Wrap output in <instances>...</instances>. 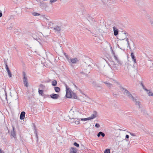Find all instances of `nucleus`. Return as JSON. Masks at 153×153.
Here are the masks:
<instances>
[{
    "label": "nucleus",
    "mask_w": 153,
    "mask_h": 153,
    "mask_svg": "<svg viewBox=\"0 0 153 153\" xmlns=\"http://www.w3.org/2000/svg\"><path fill=\"white\" fill-rule=\"evenodd\" d=\"M73 113H74V112H73L72 111H71L70 112V115L69 116V117L70 119H71V120L70 121V122L71 123H73L74 121L75 118H74V117H71V115L73 114Z\"/></svg>",
    "instance_id": "dca6fc26"
},
{
    "label": "nucleus",
    "mask_w": 153,
    "mask_h": 153,
    "mask_svg": "<svg viewBox=\"0 0 153 153\" xmlns=\"http://www.w3.org/2000/svg\"><path fill=\"white\" fill-rule=\"evenodd\" d=\"M130 134L131 135L135 136V135L134 133L130 132Z\"/></svg>",
    "instance_id": "37998d69"
},
{
    "label": "nucleus",
    "mask_w": 153,
    "mask_h": 153,
    "mask_svg": "<svg viewBox=\"0 0 153 153\" xmlns=\"http://www.w3.org/2000/svg\"><path fill=\"white\" fill-rule=\"evenodd\" d=\"M61 29V27L60 25H57L54 26L53 27V30L54 32L56 33H60Z\"/></svg>",
    "instance_id": "423d86ee"
},
{
    "label": "nucleus",
    "mask_w": 153,
    "mask_h": 153,
    "mask_svg": "<svg viewBox=\"0 0 153 153\" xmlns=\"http://www.w3.org/2000/svg\"><path fill=\"white\" fill-rule=\"evenodd\" d=\"M112 54L114 58L117 61V62L118 63V64L121 65H122V62H121V61L119 60L117 56L115 55V53L114 52V51L112 52Z\"/></svg>",
    "instance_id": "6e6552de"
},
{
    "label": "nucleus",
    "mask_w": 153,
    "mask_h": 153,
    "mask_svg": "<svg viewBox=\"0 0 153 153\" xmlns=\"http://www.w3.org/2000/svg\"><path fill=\"white\" fill-rule=\"evenodd\" d=\"M32 124L33 127L34 132V134H35V136L36 137V141L38 142V137L37 135V131L36 129V127L34 123H33Z\"/></svg>",
    "instance_id": "0eeeda50"
},
{
    "label": "nucleus",
    "mask_w": 153,
    "mask_h": 153,
    "mask_svg": "<svg viewBox=\"0 0 153 153\" xmlns=\"http://www.w3.org/2000/svg\"><path fill=\"white\" fill-rule=\"evenodd\" d=\"M5 95L6 96V99H7V94H6V93H5Z\"/></svg>",
    "instance_id": "864d4df0"
},
{
    "label": "nucleus",
    "mask_w": 153,
    "mask_h": 153,
    "mask_svg": "<svg viewBox=\"0 0 153 153\" xmlns=\"http://www.w3.org/2000/svg\"><path fill=\"white\" fill-rule=\"evenodd\" d=\"M39 87L42 89H45V86L42 84L39 85Z\"/></svg>",
    "instance_id": "72a5a7b5"
},
{
    "label": "nucleus",
    "mask_w": 153,
    "mask_h": 153,
    "mask_svg": "<svg viewBox=\"0 0 153 153\" xmlns=\"http://www.w3.org/2000/svg\"><path fill=\"white\" fill-rule=\"evenodd\" d=\"M109 65L111 69H113L114 70H117L118 68V65L116 64L113 61H111L110 63L109 64Z\"/></svg>",
    "instance_id": "39448f33"
},
{
    "label": "nucleus",
    "mask_w": 153,
    "mask_h": 153,
    "mask_svg": "<svg viewBox=\"0 0 153 153\" xmlns=\"http://www.w3.org/2000/svg\"><path fill=\"white\" fill-rule=\"evenodd\" d=\"M103 83L105 84L107 86L108 88L111 87L112 85L111 84L107 82H103Z\"/></svg>",
    "instance_id": "b1692460"
},
{
    "label": "nucleus",
    "mask_w": 153,
    "mask_h": 153,
    "mask_svg": "<svg viewBox=\"0 0 153 153\" xmlns=\"http://www.w3.org/2000/svg\"><path fill=\"white\" fill-rule=\"evenodd\" d=\"M128 33L126 31H123L121 36H120V40H123L126 38V40L127 42L128 47L130 49H131L130 44L129 42L128 39L127 38Z\"/></svg>",
    "instance_id": "f257e3e1"
},
{
    "label": "nucleus",
    "mask_w": 153,
    "mask_h": 153,
    "mask_svg": "<svg viewBox=\"0 0 153 153\" xmlns=\"http://www.w3.org/2000/svg\"><path fill=\"white\" fill-rule=\"evenodd\" d=\"M129 138V136L128 135H126V138L127 139H128Z\"/></svg>",
    "instance_id": "c03bdc74"
},
{
    "label": "nucleus",
    "mask_w": 153,
    "mask_h": 153,
    "mask_svg": "<svg viewBox=\"0 0 153 153\" xmlns=\"http://www.w3.org/2000/svg\"><path fill=\"white\" fill-rule=\"evenodd\" d=\"M0 153H4V152L3 150H2L1 149H0Z\"/></svg>",
    "instance_id": "a18cd8bd"
},
{
    "label": "nucleus",
    "mask_w": 153,
    "mask_h": 153,
    "mask_svg": "<svg viewBox=\"0 0 153 153\" xmlns=\"http://www.w3.org/2000/svg\"><path fill=\"white\" fill-rule=\"evenodd\" d=\"M70 153H76V149L71 147L70 150Z\"/></svg>",
    "instance_id": "aec40b11"
},
{
    "label": "nucleus",
    "mask_w": 153,
    "mask_h": 153,
    "mask_svg": "<svg viewBox=\"0 0 153 153\" xmlns=\"http://www.w3.org/2000/svg\"><path fill=\"white\" fill-rule=\"evenodd\" d=\"M97 112L96 111H94L93 114L89 117L85 118L84 119H81V121H86L95 118L97 116Z\"/></svg>",
    "instance_id": "7ed1b4c3"
},
{
    "label": "nucleus",
    "mask_w": 153,
    "mask_h": 153,
    "mask_svg": "<svg viewBox=\"0 0 153 153\" xmlns=\"http://www.w3.org/2000/svg\"><path fill=\"white\" fill-rule=\"evenodd\" d=\"M18 98V96H17V97H16V99H17Z\"/></svg>",
    "instance_id": "6e6d98bb"
},
{
    "label": "nucleus",
    "mask_w": 153,
    "mask_h": 153,
    "mask_svg": "<svg viewBox=\"0 0 153 153\" xmlns=\"http://www.w3.org/2000/svg\"><path fill=\"white\" fill-rule=\"evenodd\" d=\"M81 114L78 112H76L74 113V117H75V119H76V120H74V123L76 124H79V120H81V118H78L80 117V116Z\"/></svg>",
    "instance_id": "f03ea898"
},
{
    "label": "nucleus",
    "mask_w": 153,
    "mask_h": 153,
    "mask_svg": "<svg viewBox=\"0 0 153 153\" xmlns=\"http://www.w3.org/2000/svg\"><path fill=\"white\" fill-rule=\"evenodd\" d=\"M132 101L135 103V105L137 106V107H138L139 108H140V102L137 101V99H135Z\"/></svg>",
    "instance_id": "ddd939ff"
},
{
    "label": "nucleus",
    "mask_w": 153,
    "mask_h": 153,
    "mask_svg": "<svg viewBox=\"0 0 153 153\" xmlns=\"http://www.w3.org/2000/svg\"><path fill=\"white\" fill-rule=\"evenodd\" d=\"M43 91L42 90H39V94L41 95H42V94L43 93Z\"/></svg>",
    "instance_id": "f704fd0d"
},
{
    "label": "nucleus",
    "mask_w": 153,
    "mask_h": 153,
    "mask_svg": "<svg viewBox=\"0 0 153 153\" xmlns=\"http://www.w3.org/2000/svg\"><path fill=\"white\" fill-rule=\"evenodd\" d=\"M131 56L132 58V61H133L134 62V63H137L136 59V57L134 55V53L132 52L131 53Z\"/></svg>",
    "instance_id": "4468645a"
},
{
    "label": "nucleus",
    "mask_w": 153,
    "mask_h": 153,
    "mask_svg": "<svg viewBox=\"0 0 153 153\" xmlns=\"http://www.w3.org/2000/svg\"><path fill=\"white\" fill-rule=\"evenodd\" d=\"M95 126L97 128H99L100 127V125L98 123H96L95 125Z\"/></svg>",
    "instance_id": "58836bf2"
},
{
    "label": "nucleus",
    "mask_w": 153,
    "mask_h": 153,
    "mask_svg": "<svg viewBox=\"0 0 153 153\" xmlns=\"http://www.w3.org/2000/svg\"><path fill=\"white\" fill-rule=\"evenodd\" d=\"M100 136H102L103 137H104L105 136V134L102 131H100L98 133L97 136L99 137Z\"/></svg>",
    "instance_id": "6ab92c4d"
},
{
    "label": "nucleus",
    "mask_w": 153,
    "mask_h": 153,
    "mask_svg": "<svg viewBox=\"0 0 153 153\" xmlns=\"http://www.w3.org/2000/svg\"><path fill=\"white\" fill-rule=\"evenodd\" d=\"M86 75L87 76V74H86Z\"/></svg>",
    "instance_id": "13d9d810"
},
{
    "label": "nucleus",
    "mask_w": 153,
    "mask_h": 153,
    "mask_svg": "<svg viewBox=\"0 0 153 153\" xmlns=\"http://www.w3.org/2000/svg\"><path fill=\"white\" fill-rule=\"evenodd\" d=\"M71 98L74 99H76L77 98V96L75 93H73L72 94Z\"/></svg>",
    "instance_id": "cd10ccee"
},
{
    "label": "nucleus",
    "mask_w": 153,
    "mask_h": 153,
    "mask_svg": "<svg viewBox=\"0 0 153 153\" xmlns=\"http://www.w3.org/2000/svg\"><path fill=\"white\" fill-rule=\"evenodd\" d=\"M132 46L133 47V48L134 49L135 48V44L134 43V42L133 41H132Z\"/></svg>",
    "instance_id": "4c0bfd02"
},
{
    "label": "nucleus",
    "mask_w": 153,
    "mask_h": 153,
    "mask_svg": "<svg viewBox=\"0 0 153 153\" xmlns=\"http://www.w3.org/2000/svg\"><path fill=\"white\" fill-rule=\"evenodd\" d=\"M5 65L6 69L9 68L7 65V63L6 62H5Z\"/></svg>",
    "instance_id": "a19ab883"
},
{
    "label": "nucleus",
    "mask_w": 153,
    "mask_h": 153,
    "mask_svg": "<svg viewBox=\"0 0 153 153\" xmlns=\"http://www.w3.org/2000/svg\"><path fill=\"white\" fill-rule=\"evenodd\" d=\"M52 85L53 86H55L57 85V81L56 80L53 81L52 82Z\"/></svg>",
    "instance_id": "c85d7f7f"
},
{
    "label": "nucleus",
    "mask_w": 153,
    "mask_h": 153,
    "mask_svg": "<svg viewBox=\"0 0 153 153\" xmlns=\"http://www.w3.org/2000/svg\"><path fill=\"white\" fill-rule=\"evenodd\" d=\"M50 96L51 98L54 100L58 99L59 97V96L58 94L54 93L51 94Z\"/></svg>",
    "instance_id": "1a4fd4ad"
},
{
    "label": "nucleus",
    "mask_w": 153,
    "mask_h": 153,
    "mask_svg": "<svg viewBox=\"0 0 153 153\" xmlns=\"http://www.w3.org/2000/svg\"><path fill=\"white\" fill-rule=\"evenodd\" d=\"M92 84L95 87H101L99 84H97L95 82H93Z\"/></svg>",
    "instance_id": "4be33fe9"
},
{
    "label": "nucleus",
    "mask_w": 153,
    "mask_h": 153,
    "mask_svg": "<svg viewBox=\"0 0 153 153\" xmlns=\"http://www.w3.org/2000/svg\"><path fill=\"white\" fill-rule=\"evenodd\" d=\"M80 73L83 74H85L83 72H80Z\"/></svg>",
    "instance_id": "3c124183"
},
{
    "label": "nucleus",
    "mask_w": 153,
    "mask_h": 153,
    "mask_svg": "<svg viewBox=\"0 0 153 153\" xmlns=\"http://www.w3.org/2000/svg\"><path fill=\"white\" fill-rule=\"evenodd\" d=\"M148 90L149 91H146L147 92V93L149 95L153 96V92L152 91H151L150 90Z\"/></svg>",
    "instance_id": "bb28decb"
},
{
    "label": "nucleus",
    "mask_w": 153,
    "mask_h": 153,
    "mask_svg": "<svg viewBox=\"0 0 153 153\" xmlns=\"http://www.w3.org/2000/svg\"><path fill=\"white\" fill-rule=\"evenodd\" d=\"M65 86L66 88V96L68 98H71L72 94L71 92V90L66 84H65Z\"/></svg>",
    "instance_id": "20e7f679"
},
{
    "label": "nucleus",
    "mask_w": 153,
    "mask_h": 153,
    "mask_svg": "<svg viewBox=\"0 0 153 153\" xmlns=\"http://www.w3.org/2000/svg\"><path fill=\"white\" fill-rule=\"evenodd\" d=\"M113 96H115V95H117V94H113Z\"/></svg>",
    "instance_id": "5fc2aeb1"
},
{
    "label": "nucleus",
    "mask_w": 153,
    "mask_h": 153,
    "mask_svg": "<svg viewBox=\"0 0 153 153\" xmlns=\"http://www.w3.org/2000/svg\"><path fill=\"white\" fill-rule=\"evenodd\" d=\"M88 30L89 31H90L91 33V31H90V30Z\"/></svg>",
    "instance_id": "4d7b16f0"
},
{
    "label": "nucleus",
    "mask_w": 153,
    "mask_h": 153,
    "mask_svg": "<svg viewBox=\"0 0 153 153\" xmlns=\"http://www.w3.org/2000/svg\"><path fill=\"white\" fill-rule=\"evenodd\" d=\"M32 37L35 40H37L38 39V37L36 36L35 34H32Z\"/></svg>",
    "instance_id": "c756f323"
},
{
    "label": "nucleus",
    "mask_w": 153,
    "mask_h": 153,
    "mask_svg": "<svg viewBox=\"0 0 153 153\" xmlns=\"http://www.w3.org/2000/svg\"><path fill=\"white\" fill-rule=\"evenodd\" d=\"M141 111L142 113H143L144 114H147V112L146 111L144 110H143Z\"/></svg>",
    "instance_id": "ea45409f"
},
{
    "label": "nucleus",
    "mask_w": 153,
    "mask_h": 153,
    "mask_svg": "<svg viewBox=\"0 0 153 153\" xmlns=\"http://www.w3.org/2000/svg\"><path fill=\"white\" fill-rule=\"evenodd\" d=\"M8 75L9 77H11L12 76V74L11 73L10 71H9V72H7Z\"/></svg>",
    "instance_id": "c9c22d12"
},
{
    "label": "nucleus",
    "mask_w": 153,
    "mask_h": 153,
    "mask_svg": "<svg viewBox=\"0 0 153 153\" xmlns=\"http://www.w3.org/2000/svg\"><path fill=\"white\" fill-rule=\"evenodd\" d=\"M91 67V65H89L88 66V68H90Z\"/></svg>",
    "instance_id": "603ef678"
},
{
    "label": "nucleus",
    "mask_w": 153,
    "mask_h": 153,
    "mask_svg": "<svg viewBox=\"0 0 153 153\" xmlns=\"http://www.w3.org/2000/svg\"><path fill=\"white\" fill-rule=\"evenodd\" d=\"M71 62L74 64L76 63L79 61L77 58H72L70 59Z\"/></svg>",
    "instance_id": "f3484780"
},
{
    "label": "nucleus",
    "mask_w": 153,
    "mask_h": 153,
    "mask_svg": "<svg viewBox=\"0 0 153 153\" xmlns=\"http://www.w3.org/2000/svg\"><path fill=\"white\" fill-rule=\"evenodd\" d=\"M57 0H50V2L52 3L56 1Z\"/></svg>",
    "instance_id": "79ce46f5"
},
{
    "label": "nucleus",
    "mask_w": 153,
    "mask_h": 153,
    "mask_svg": "<svg viewBox=\"0 0 153 153\" xmlns=\"http://www.w3.org/2000/svg\"><path fill=\"white\" fill-rule=\"evenodd\" d=\"M65 57H66V58L68 60L69 58H68V56L67 55H65Z\"/></svg>",
    "instance_id": "09e8293b"
},
{
    "label": "nucleus",
    "mask_w": 153,
    "mask_h": 153,
    "mask_svg": "<svg viewBox=\"0 0 153 153\" xmlns=\"http://www.w3.org/2000/svg\"><path fill=\"white\" fill-rule=\"evenodd\" d=\"M113 30L114 31V34L115 36H117L118 34V29L115 26H114L113 27Z\"/></svg>",
    "instance_id": "9b49d317"
},
{
    "label": "nucleus",
    "mask_w": 153,
    "mask_h": 153,
    "mask_svg": "<svg viewBox=\"0 0 153 153\" xmlns=\"http://www.w3.org/2000/svg\"><path fill=\"white\" fill-rule=\"evenodd\" d=\"M120 88L121 89V91H122L123 93L126 94V95L128 94L129 93H130L126 89L124 88L121 87H120Z\"/></svg>",
    "instance_id": "9d476101"
},
{
    "label": "nucleus",
    "mask_w": 153,
    "mask_h": 153,
    "mask_svg": "<svg viewBox=\"0 0 153 153\" xmlns=\"http://www.w3.org/2000/svg\"><path fill=\"white\" fill-rule=\"evenodd\" d=\"M13 26V24L11 23H10V24L7 27V29H8L9 30H11L12 29Z\"/></svg>",
    "instance_id": "412c9836"
},
{
    "label": "nucleus",
    "mask_w": 153,
    "mask_h": 153,
    "mask_svg": "<svg viewBox=\"0 0 153 153\" xmlns=\"http://www.w3.org/2000/svg\"><path fill=\"white\" fill-rule=\"evenodd\" d=\"M6 70L7 72H9L10 71L9 69V68H7V69H6Z\"/></svg>",
    "instance_id": "8fccbe9b"
},
{
    "label": "nucleus",
    "mask_w": 153,
    "mask_h": 153,
    "mask_svg": "<svg viewBox=\"0 0 153 153\" xmlns=\"http://www.w3.org/2000/svg\"><path fill=\"white\" fill-rule=\"evenodd\" d=\"M32 14L34 16H39L40 15V14L36 12L33 13H32Z\"/></svg>",
    "instance_id": "2f4dec72"
},
{
    "label": "nucleus",
    "mask_w": 153,
    "mask_h": 153,
    "mask_svg": "<svg viewBox=\"0 0 153 153\" xmlns=\"http://www.w3.org/2000/svg\"><path fill=\"white\" fill-rule=\"evenodd\" d=\"M152 24L153 23L152 22L151 23Z\"/></svg>",
    "instance_id": "bf43d9fd"
},
{
    "label": "nucleus",
    "mask_w": 153,
    "mask_h": 153,
    "mask_svg": "<svg viewBox=\"0 0 153 153\" xmlns=\"http://www.w3.org/2000/svg\"><path fill=\"white\" fill-rule=\"evenodd\" d=\"M110 49L111 50V54H112V52L113 51H114L113 50V49H112V47H110Z\"/></svg>",
    "instance_id": "49530a36"
},
{
    "label": "nucleus",
    "mask_w": 153,
    "mask_h": 153,
    "mask_svg": "<svg viewBox=\"0 0 153 153\" xmlns=\"http://www.w3.org/2000/svg\"><path fill=\"white\" fill-rule=\"evenodd\" d=\"M54 90L56 92L58 93L60 91V88L58 87H55L54 88Z\"/></svg>",
    "instance_id": "a878e982"
},
{
    "label": "nucleus",
    "mask_w": 153,
    "mask_h": 153,
    "mask_svg": "<svg viewBox=\"0 0 153 153\" xmlns=\"http://www.w3.org/2000/svg\"><path fill=\"white\" fill-rule=\"evenodd\" d=\"M23 83H24V86H26L27 87H28V81L23 82Z\"/></svg>",
    "instance_id": "473e14b6"
},
{
    "label": "nucleus",
    "mask_w": 153,
    "mask_h": 153,
    "mask_svg": "<svg viewBox=\"0 0 153 153\" xmlns=\"http://www.w3.org/2000/svg\"><path fill=\"white\" fill-rule=\"evenodd\" d=\"M74 145L77 147H78L79 146V144L76 142H74Z\"/></svg>",
    "instance_id": "e433bc0d"
},
{
    "label": "nucleus",
    "mask_w": 153,
    "mask_h": 153,
    "mask_svg": "<svg viewBox=\"0 0 153 153\" xmlns=\"http://www.w3.org/2000/svg\"><path fill=\"white\" fill-rule=\"evenodd\" d=\"M85 72L86 73H90V71H85Z\"/></svg>",
    "instance_id": "de8ad7c7"
},
{
    "label": "nucleus",
    "mask_w": 153,
    "mask_h": 153,
    "mask_svg": "<svg viewBox=\"0 0 153 153\" xmlns=\"http://www.w3.org/2000/svg\"><path fill=\"white\" fill-rule=\"evenodd\" d=\"M127 96L129 98L131 99L132 100H133L134 99V97L130 93H129V94Z\"/></svg>",
    "instance_id": "5701e85b"
},
{
    "label": "nucleus",
    "mask_w": 153,
    "mask_h": 153,
    "mask_svg": "<svg viewBox=\"0 0 153 153\" xmlns=\"http://www.w3.org/2000/svg\"><path fill=\"white\" fill-rule=\"evenodd\" d=\"M11 135L14 138H16V132L15 131V128L13 126V130L11 132Z\"/></svg>",
    "instance_id": "f8f14e48"
},
{
    "label": "nucleus",
    "mask_w": 153,
    "mask_h": 153,
    "mask_svg": "<svg viewBox=\"0 0 153 153\" xmlns=\"http://www.w3.org/2000/svg\"><path fill=\"white\" fill-rule=\"evenodd\" d=\"M23 82L28 81L25 72H23Z\"/></svg>",
    "instance_id": "a211bd4d"
},
{
    "label": "nucleus",
    "mask_w": 153,
    "mask_h": 153,
    "mask_svg": "<svg viewBox=\"0 0 153 153\" xmlns=\"http://www.w3.org/2000/svg\"><path fill=\"white\" fill-rule=\"evenodd\" d=\"M140 85L142 86L143 89L146 91H149V90H148V89H146L145 86L143 84V83L142 82H140Z\"/></svg>",
    "instance_id": "393cba45"
},
{
    "label": "nucleus",
    "mask_w": 153,
    "mask_h": 153,
    "mask_svg": "<svg viewBox=\"0 0 153 153\" xmlns=\"http://www.w3.org/2000/svg\"><path fill=\"white\" fill-rule=\"evenodd\" d=\"M110 150L109 149H106L104 151V153H110Z\"/></svg>",
    "instance_id": "7c9ffc66"
},
{
    "label": "nucleus",
    "mask_w": 153,
    "mask_h": 153,
    "mask_svg": "<svg viewBox=\"0 0 153 153\" xmlns=\"http://www.w3.org/2000/svg\"><path fill=\"white\" fill-rule=\"evenodd\" d=\"M25 111H23L20 114V119L21 120L24 119L25 117Z\"/></svg>",
    "instance_id": "2eb2a0df"
}]
</instances>
